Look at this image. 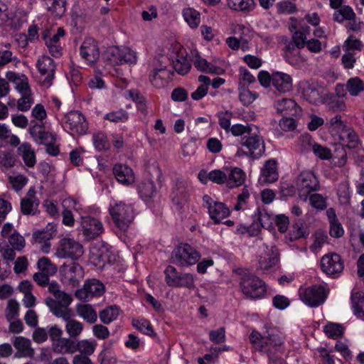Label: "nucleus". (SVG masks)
Segmentation results:
<instances>
[{
  "mask_svg": "<svg viewBox=\"0 0 364 364\" xmlns=\"http://www.w3.org/2000/svg\"><path fill=\"white\" fill-rule=\"evenodd\" d=\"M250 341L256 350L267 355L269 364H285L282 358L276 355L279 348L283 343V338L274 330L264 336L257 331H252L250 335Z\"/></svg>",
  "mask_w": 364,
  "mask_h": 364,
  "instance_id": "f257e3e1",
  "label": "nucleus"
},
{
  "mask_svg": "<svg viewBox=\"0 0 364 364\" xmlns=\"http://www.w3.org/2000/svg\"><path fill=\"white\" fill-rule=\"evenodd\" d=\"M48 291L54 296V298L47 297L45 299V303L50 311L56 317L68 318V312L71 311L68 309V306L73 301L71 295L61 291L59 284L55 282L49 284Z\"/></svg>",
  "mask_w": 364,
  "mask_h": 364,
  "instance_id": "f03ea898",
  "label": "nucleus"
},
{
  "mask_svg": "<svg viewBox=\"0 0 364 364\" xmlns=\"http://www.w3.org/2000/svg\"><path fill=\"white\" fill-rule=\"evenodd\" d=\"M240 274V287L245 296L255 299L264 296L267 288L260 278L247 269L241 270Z\"/></svg>",
  "mask_w": 364,
  "mask_h": 364,
  "instance_id": "7ed1b4c3",
  "label": "nucleus"
},
{
  "mask_svg": "<svg viewBox=\"0 0 364 364\" xmlns=\"http://www.w3.org/2000/svg\"><path fill=\"white\" fill-rule=\"evenodd\" d=\"M200 256L195 247L188 243H183L173 250L171 261L178 266L188 267L197 263Z\"/></svg>",
  "mask_w": 364,
  "mask_h": 364,
  "instance_id": "20e7f679",
  "label": "nucleus"
},
{
  "mask_svg": "<svg viewBox=\"0 0 364 364\" xmlns=\"http://www.w3.org/2000/svg\"><path fill=\"white\" fill-rule=\"evenodd\" d=\"M110 215L116 226L126 231L134 220V210L130 204L123 202L116 203L109 209Z\"/></svg>",
  "mask_w": 364,
  "mask_h": 364,
  "instance_id": "39448f33",
  "label": "nucleus"
},
{
  "mask_svg": "<svg viewBox=\"0 0 364 364\" xmlns=\"http://www.w3.org/2000/svg\"><path fill=\"white\" fill-rule=\"evenodd\" d=\"M296 187L301 200L306 201L311 192L317 191L320 189V184L314 172L305 171H302L297 177Z\"/></svg>",
  "mask_w": 364,
  "mask_h": 364,
  "instance_id": "423d86ee",
  "label": "nucleus"
},
{
  "mask_svg": "<svg viewBox=\"0 0 364 364\" xmlns=\"http://www.w3.org/2000/svg\"><path fill=\"white\" fill-rule=\"evenodd\" d=\"M61 121L64 129L69 130L72 134L83 135L87 132L88 124L79 111L73 110L65 113Z\"/></svg>",
  "mask_w": 364,
  "mask_h": 364,
  "instance_id": "0eeeda50",
  "label": "nucleus"
},
{
  "mask_svg": "<svg viewBox=\"0 0 364 364\" xmlns=\"http://www.w3.org/2000/svg\"><path fill=\"white\" fill-rule=\"evenodd\" d=\"M36 68L40 73L39 82L45 88L50 87L55 77V64L48 55H43L38 57Z\"/></svg>",
  "mask_w": 364,
  "mask_h": 364,
  "instance_id": "6e6552de",
  "label": "nucleus"
},
{
  "mask_svg": "<svg viewBox=\"0 0 364 364\" xmlns=\"http://www.w3.org/2000/svg\"><path fill=\"white\" fill-rule=\"evenodd\" d=\"M83 252L84 250L81 244L74 239L63 237L59 241L55 255L58 258H70L76 260L83 255Z\"/></svg>",
  "mask_w": 364,
  "mask_h": 364,
  "instance_id": "1a4fd4ad",
  "label": "nucleus"
},
{
  "mask_svg": "<svg viewBox=\"0 0 364 364\" xmlns=\"http://www.w3.org/2000/svg\"><path fill=\"white\" fill-rule=\"evenodd\" d=\"M328 291L321 285H313L299 290L301 300L311 307H317L324 303Z\"/></svg>",
  "mask_w": 364,
  "mask_h": 364,
  "instance_id": "9d476101",
  "label": "nucleus"
},
{
  "mask_svg": "<svg viewBox=\"0 0 364 364\" xmlns=\"http://www.w3.org/2000/svg\"><path fill=\"white\" fill-rule=\"evenodd\" d=\"M250 134L245 136V140L242 145L248 149V154L254 158H259L265 151V146L263 137L261 136L258 128L255 127Z\"/></svg>",
  "mask_w": 364,
  "mask_h": 364,
  "instance_id": "9b49d317",
  "label": "nucleus"
},
{
  "mask_svg": "<svg viewBox=\"0 0 364 364\" xmlns=\"http://www.w3.org/2000/svg\"><path fill=\"white\" fill-rule=\"evenodd\" d=\"M105 292L103 283L96 279L87 280L82 289L75 291V296L82 301H89L94 296H100Z\"/></svg>",
  "mask_w": 364,
  "mask_h": 364,
  "instance_id": "f8f14e48",
  "label": "nucleus"
},
{
  "mask_svg": "<svg viewBox=\"0 0 364 364\" xmlns=\"http://www.w3.org/2000/svg\"><path fill=\"white\" fill-rule=\"evenodd\" d=\"M105 55L107 60L113 65L123 64L125 63H135L136 62L135 52L127 47L122 48H109L107 50Z\"/></svg>",
  "mask_w": 364,
  "mask_h": 364,
  "instance_id": "ddd939ff",
  "label": "nucleus"
},
{
  "mask_svg": "<svg viewBox=\"0 0 364 364\" xmlns=\"http://www.w3.org/2000/svg\"><path fill=\"white\" fill-rule=\"evenodd\" d=\"M82 235L87 240H93L104 232L102 222L97 218L85 215L81 217Z\"/></svg>",
  "mask_w": 364,
  "mask_h": 364,
  "instance_id": "4468645a",
  "label": "nucleus"
},
{
  "mask_svg": "<svg viewBox=\"0 0 364 364\" xmlns=\"http://www.w3.org/2000/svg\"><path fill=\"white\" fill-rule=\"evenodd\" d=\"M60 274L63 283L76 287L84 277L82 267L76 262L71 265H63L60 267Z\"/></svg>",
  "mask_w": 364,
  "mask_h": 364,
  "instance_id": "2eb2a0df",
  "label": "nucleus"
},
{
  "mask_svg": "<svg viewBox=\"0 0 364 364\" xmlns=\"http://www.w3.org/2000/svg\"><path fill=\"white\" fill-rule=\"evenodd\" d=\"M321 267L326 274L336 277L343 271L344 264L341 256L336 253H333L322 257Z\"/></svg>",
  "mask_w": 364,
  "mask_h": 364,
  "instance_id": "dca6fc26",
  "label": "nucleus"
},
{
  "mask_svg": "<svg viewBox=\"0 0 364 364\" xmlns=\"http://www.w3.org/2000/svg\"><path fill=\"white\" fill-rule=\"evenodd\" d=\"M261 253L258 260L257 268L262 271H267L274 267L278 261V252L275 246L269 247L263 244L261 247Z\"/></svg>",
  "mask_w": 364,
  "mask_h": 364,
  "instance_id": "f3484780",
  "label": "nucleus"
},
{
  "mask_svg": "<svg viewBox=\"0 0 364 364\" xmlns=\"http://www.w3.org/2000/svg\"><path fill=\"white\" fill-rule=\"evenodd\" d=\"M100 48L92 38H86L80 46V54L87 63H95L100 58Z\"/></svg>",
  "mask_w": 364,
  "mask_h": 364,
  "instance_id": "a211bd4d",
  "label": "nucleus"
},
{
  "mask_svg": "<svg viewBox=\"0 0 364 364\" xmlns=\"http://www.w3.org/2000/svg\"><path fill=\"white\" fill-rule=\"evenodd\" d=\"M302 95L309 103L317 105L323 102L324 88L316 82H306L302 87Z\"/></svg>",
  "mask_w": 364,
  "mask_h": 364,
  "instance_id": "6ab92c4d",
  "label": "nucleus"
},
{
  "mask_svg": "<svg viewBox=\"0 0 364 364\" xmlns=\"http://www.w3.org/2000/svg\"><path fill=\"white\" fill-rule=\"evenodd\" d=\"M36 194L35 188L31 187L26 196L21 200V211L23 215H33L38 212L40 201Z\"/></svg>",
  "mask_w": 364,
  "mask_h": 364,
  "instance_id": "aec40b11",
  "label": "nucleus"
},
{
  "mask_svg": "<svg viewBox=\"0 0 364 364\" xmlns=\"http://www.w3.org/2000/svg\"><path fill=\"white\" fill-rule=\"evenodd\" d=\"M113 173L117 181L124 186H129L135 181L132 169L126 165L120 164L114 165Z\"/></svg>",
  "mask_w": 364,
  "mask_h": 364,
  "instance_id": "412c9836",
  "label": "nucleus"
},
{
  "mask_svg": "<svg viewBox=\"0 0 364 364\" xmlns=\"http://www.w3.org/2000/svg\"><path fill=\"white\" fill-rule=\"evenodd\" d=\"M14 346L16 349L15 358H31L34 355V350L31 348V341L23 336H18L14 341Z\"/></svg>",
  "mask_w": 364,
  "mask_h": 364,
  "instance_id": "4be33fe9",
  "label": "nucleus"
},
{
  "mask_svg": "<svg viewBox=\"0 0 364 364\" xmlns=\"http://www.w3.org/2000/svg\"><path fill=\"white\" fill-rule=\"evenodd\" d=\"M272 86L280 92H286L291 90L292 79L291 76L282 72L272 73Z\"/></svg>",
  "mask_w": 364,
  "mask_h": 364,
  "instance_id": "5701e85b",
  "label": "nucleus"
},
{
  "mask_svg": "<svg viewBox=\"0 0 364 364\" xmlns=\"http://www.w3.org/2000/svg\"><path fill=\"white\" fill-rule=\"evenodd\" d=\"M274 107L278 112L282 115L294 116L300 110L296 102L290 98H282L277 100L274 102Z\"/></svg>",
  "mask_w": 364,
  "mask_h": 364,
  "instance_id": "b1692460",
  "label": "nucleus"
},
{
  "mask_svg": "<svg viewBox=\"0 0 364 364\" xmlns=\"http://www.w3.org/2000/svg\"><path fill=\"white\" fill-rule=\"evenodd\" d=\"M279 174L277 161L274 159L267 161L261 170L260 183H273L278 179Z\"/></svg>",
  "mask_w": 364,
  "mask_h": 364,
  "instance_id": "393cba45",
  "label": "nucleus"
},
{
  "mask_svg": "<svg viewBox=\"0 0 364 364\" xmlns=\"http://www.w3.org/2000/svg\"><path fill=\"white\" fill-rule=\"evenodd\" d=\"M55 230H38L33 234L32 238L35 243L41 245L40 247L42 252L48 253L50 249L49 241L53 237Z\"/></svg>",
  "mask_w": 364,
  "mask_h": 364,
  "instance_id": "a878e982",
  "label": "nucleus"
},
{
  "mask_svg": "<svg viewBox=\"0 0 364 364\" xmlns=\"http://www.w3.org/2000/svg\"><path fill=\"white\" fill-rule=\"evenodd\" d=\"M7 78L16 85V89L21 94H31L28 77L25 75H19L14 72H9Z\"/></svg>",
  "mask_w": 364,
  "mask_h": 364,
  "instance_id": "bb28decb",
  "label": "nucleus"
},
{
  "mask_svg": "<svg viewBox=\"0 0 364 364\" xmlns=\"http://www.w3.org/2000/svg\"><path fill=\"white\" fill-rule=\"evenodd\" d=\"M76 341L70 338H61L52 344L53 350L58 354H73L75 353Z\"/></svg>",
  "mask_w": 364,
  "mask_h": 364,
  "instance_id": "cd10ccee",
  "label": "nucleus"
},
{
  "mask_svg": "<svg viewBox=\"0 0 364 364\" xmlns=\"http://www.w3.org/2000/svg\"><path fill=\"white\" fill-rule=\"evenodd\" d=\"M65 33L63 28H58L57 33L46 41V46L50 53L54 57H59L62 54V46L60 43V38L65 36Z\"/></svg>",
  "mask_w": 364,
  "mask_h": 364,
  "instance_id": "c85d7f7f",
  "label": "nucleus"
},
{
  "mask_svg": "<svg viewBox=\"0 0 364 364\" xmlns=\"http://www.w3.org/2000/svg\"><path fill=\"white\" fill-rule=\"evenodd\" d=\"M338 136L341 143L349 149H355L359 144L358 136L350 127H347Z\"/></svg>",
  "mask_w": 364,
  "mask_h": 364,
  "instance_id": "c756f323",
  "label": "nucleus"
},
{
  "mask_svg": "<svg viewBox=\"0 0 364 364\" xmlns=\"http://www.w3.org/2000/svg\"><path fill=\"white\" fill-rule=\"evenodd\" d=\"M208 213L214 223L218 224L230 215V210L225 203L217 201L208 210Z\"/></svg>",
  "mask_w": 364,
  "mask_h": 364,
  "instance_id": "7c9ffc66",
  "label": "nucleus"
},
{
  "mask_svg": "<svg viewBox=\"0 0 364 364\" xmlns=\"http://www.w3.org/2000/svg\"><path fill=\"white\" fill-rule=\"evenodd\" d=\"M18 153L26 166L30 168L34 167L36 163V154L29 143L21 144L18 148Z\"/></svg>",
  "mask_w": 364,
  "mask_h": 364,
  "instance_id": "2f4dec72",
  "label": "nucleus"
},
{
  "mask_svg": "<svg viewBox=\"0 0 364 364\" xmlns=\"http://www.w3.org/2000/svg\"><path fill=\"white\" fill-rule=\"evenodd\" d=\"M43 1L47 10L55 17H62L66 11L65 0H43Z\"/></svg>",
  "mask_w": 364,
  "mask_h": 364,
  "instance_id": "473e14b6",
  "label": "nucleus"
},
{
  "mask_svg": "<svg viewBox=\"0 0 364 364\" xmlns=\"http://www.w3.org/2000/svg\"><path fill=\"white\" fill-rule=\"evenodd\" d=\"M61 318L66 321L65 331L70 337H77L81 334L83 331L84 326L81 322L72 318L71 311L68 312V318Z\"/></svg>",
  "mask_w": 364,
  "mask_h": 364,
  "instance_id": "72a5a7b5",
  "label": "nucleus"
},
{
  "mask_svg": "<svg viewBox=\"0 0 364 364\" xmlns=\"http://www.w3.org/2000/svg\"><path fill=\"white\" fill-rule=\"evenodd\" d=\"M173 67L178 74L184 75L189 72L191 64L186 55L183 53H178L173 60Z\"/></svg>",
  "mask_w": 364,
  "mask_h": 364,
  "instance_id": "f704fd0d",
  "label": "nucleus"
},
{
  "mask_svg": "<svg viewBox=\"0 0 364 364\" xmlns=\"http://www.w3.org/2000/svg\"><path fill=\"white\" fill-rule=\"evenodd\" d=\"M228 7L235 11L249 13L255 6L254 0H227Z\"/></svg>",
  "mask_w": 364,
  "mask_h": 364,
  "instance_id": "c9c22d12",
  "label": "nucleus"
},
{
  "mask_svg": "<svg viewBox=\"0 0 364 364\" xmlns=\"http://www.w3.org/2000/svg\"><path fill=\"white\" fill-rule=\"evenodd\" d=\"M77 314L90 323H94L97 319V314L90 304H78L76 306Z\"/></svg>",
  "mask_w": 364,
  "mask_h": 364,
  "instance_id": "e433bc0d",
  "label": "nucleus"
},
{
  "mask_svg": "<svg viewBox=\"0 0 364 364\" xmlns=\"http://www.w3.org/2000/svg\"><path fill=\"white\" fill-rule=\"evenodd\" d=\"M198 81L201 84L191 93V98L196 101L201 100L207 95L208 86L210 84V77L203 75L198 77Z\"/></svg>",
  "mask_w": 364,
  "mask_h": 364,
  "instance_id": "4c0bfd02",
  "label": "nucleus"
},
{
  "mask_svg": "<svg viewBox=\"0 0 364 364\" xmlns=\"http://www.w3.org/2000/svg\"><path fill=\"white\" fill-rule=\"evenodd\" d=\"M97 342L93 339H84L76 341L75 352L90 356L93 354L97 347Z\"/></svg>",
  "mask_w": 364,
  "mask_h": 364,
  "instance_id": "58836bf2",
  "label": "nucleus"
},
{
  "mask_svg": "<svg viewBox=\"0 0 364 364\" xmlns=\"http://www.w3.org/2000/svg\"><path fill=\"white\" fill-rule=\"evenodd\" d=\"M254 221H257L262 228H269L271 227L272 221L274 220L272 216L269 214L264 208L259 207L257 212L252 216Z\"/></svg>",
  "mask_w": 364,
  "mask_h": 364,
  "instance_id": "ea45409f",
  "label": "nucleus"
},
{
  "mask_svg": "<svg viewBox=\"0 0 364 364\" xmlns=\"http://www.w3.org/2000/svg\"><path fill=\"white\" fill-rule=\"evenodd\" d=\"M355 13L353 9L350 6L347 5L335 11L333 15V19L339 23H342L344 21L355 18Z\"/></svg>",
  "mask_w": 364,
  "mask_h": 364,
  "instance_id": "a19ab883",
  "label": "nucleus"
},
{
  "mask_svg": "<svg viewBox=\"0 0 364 364\" xmlns=\"http://www.w3.org/2000/svg\"><path fill=\"white\" fill-rule=\"evenodd\" d=\"M119 309L116 305L106 307L99 313L100 321L105 324H109L119 316Z\"/></svg>",
  "mask_w": 364,
  "mask_h": 364,
  "instance_id": "79ce46f5",
  "label": "nucleus"
},
{
  "mask_svg": "<svg viewBox=\"0 0 364 364\" xmlns=\"http://www.w3.org/2000/svg\"><path fill=\"white\" fill-rule=\"evenodd\" d=\"M139 193L144 200L148 201L156 193V188L151 181H146L139 186Z\"/></svg>",
  "mask_w": 364,
  "mask_h": 364,
  "instance_id": "37998d69",
  "label": "nucleus"
},
{
  "mask_svg": "<svg viewBox=\"0 0 364 364\" xmlns=\"http://www.w3.org/2000/svg\"><path fill=\"white\" fill-rule=\"evenodd\" d=\"M353 311L358 317L364 316V293L358 291L351 294Z\"/></svg>",
  "mask_w": 364,
  "mask_h": 364,
  "instance_id": "c03bdc74",
  "label": "nucleus"
},
{
  "mask_svg": "<svg viewBox=\"0 0 364 364\" xmlns=\"http://www.w3.org/2000/svg\"><path fill=\"white\" fill-rule=\"evenodd\" d=\"M183 16L191 28H196L200 22V13L193 8H186L183 10Z\"/></svg>",
  "mask_w": 364,
  "mask_h": 364,
  "instance_id": "a18cd8bd",
  "label": "nucleus"
},
{
  "mask_svg": "<svg viewBox=\"0 0 364 364\" xmlns=\"http://www.w3.org/2000/svg\"><path fill=\"white\" fill-rule=\"evenodd\" d=\"M347 90L350 96H358L364 91V82L358 77H350L347 82Z\"/></svg>",
  "mask_w": 364,
  "mask_h": 364,
  "instance_id": "49530a36",
  "label": "nucleus"
},
{
  "mask_svg": "<svg viewBox=\"0 0 364 364\" xmlns=\"http://www.w3.org/2000/svg\"><path fill=\"white\" fill-rule=\"evenodd\" d=\"M194 66L197 70L209 73H220L218 67H216L211 63H208L205 58H203L200 55H196L193 61Z\"/></svg>",
  "mask_w": 364,
  "mask_h": 364,
  "instance_id": "de8ad7c7",
  "label": "nucleus"
},
{
  "mask_svg": "<svg viewBox=\"0 0 364 364\" xmlns=\"http://www.w3.org/2000/svg\"><path fill=\"white\" fill-rule=\"evenodd\" d=\"M165 74V68H154L149 75V80L151 85L156 88L163 87L166 83L164 78Z\"/></svg>",
  "mask_w": 364,
  "mask_h": 364,
  "instance_id": "09e8293b",
  "label": "nucleus"
},
{
  "mask_svg": "<svg viewBox=\"0 0 364 364\" xmlns=\"http://www.w3.org/2000/svg\"><path fill=\"white\" fill-rule=\"evenodd\" d=\"M257 97L258 94L245 87V84L240 87L239 99L244 106L251 105L257 98Z\"/></svg>",
  "mask_w": 364,
  "mask_h": 364,
  "instance_id": "8fccbe9b",
  "label": "nucleus"
},
{
  "mask_svg": "<svg viewBox=\"0 0 364 364\" xmlns=\"http://www.w3.org/2000/svg\"><path fill=\"white\" fill-rule=\"evenodd\" d=\"M92 142L95 148L98 151H107L110 147V144L106 134L101 132L93 134Z\"/></svg>",
  "mask_w": 364,
  "mask_h": 364,
  "instance_id": "3c124183",
  "label": "nucleus"
},
{
  "mask_svg": "<svg viewBox=\"0 0 364 364\" xmlns=\"http://www.w3.org/2000/svg\"><path fill=\"white\" fill-rule=\"evenodd\" d=\"M349 188V183L348 181H343L338 184L337 195L339 203L343 205H349L350 203Z\"/></svg>",
  "mask_w": 364,
  "mask_h": 364,
  "instance_id": "603ef678",
  "label": "nucleus"
},
{
  "mask_svg": "<svg viewBox=\"0 0 364 364\" xmlns=\"http://www.w3.org/2000/svg\"><path fill=\"white\" fill-rule=\"evenodd\" d=\"M309 235L306 225L303 223H296L292 226V229L289 234V240L294 241L301 237H306Z\"/></svg>",
  "mask_w": 364,
  "mask_h": 364,
  "instance_id": "864d4df0",
  "label": "nucleus"
},
{
  "mask_svg": "<svg viewBox=\"0 0 364 364\" xmlns=\"http://www.w3.org/2000/svg\"><path fill=\"white\" fill-rule=\"evenodd\" d=\"M343 326L341 324L336 323H328L324 326V332L328 338L336 339L342 336L343 333Z\"/></svg>",
  "mask_w": 364,
  "mask_h": 364,
  "instance_id": "5fc2aeb1",
  "label": "nucleus"
},
{
  "mask_svg": "<svg viewBox=\"0 0 364 364\" xmlns=\"http://www.w3.org/2000/svg\"><path fill=\"white\" fill-rule=\"evenodd\" d=\"M180 274L181 273L177 271L176 267L171 265L167 266L164 270L166 284L169 287H176Z\"/></svg>",
  "mask_w": 364,
  "mask_h": 364,
  "instance_id": "6e6d98bb",
  "label": "nucleus"
},
{
  "mask_svg": "<svg viewBox=\"0 0 364 364\" xmlns=\"http://www.w3.org/2000/svg\"><path fill=\"white\" fill-rule=\"evenodd\" d=\"M228 178L231 187L238 186L244 182L245 174L242 169L234 168L232 169Z\"/></svg>",
  "mask_w": 364,
  "mask_h": 364,
  "instance_id": "4d7b16f0",
  "label": "nucleus"
},
{
  "mask_svg": "<svg viewBox=\"0 0 364 364\" xmlns=\"http://www.w3.org/2000/svg\"><path fill=\"white\" fill-rule=\"evenodd\" d=\"M309 199L311 205L318 210H323L327 208L326 198L321 194H311Z\"/></svg>",
  "mask_w": 364,
  "mask_h": 364,
  "instance_id": "13d9d810",
  "label": "nucleus"
},
{
  "mask_svg": "<svg viewBox=\"0 0 364 364\" xmlns=\"http://www.w3.org/2000/svg\"><path fill=\"white\" fill-rule=\"evenodd\" d=\"M114 341L111 340L107 343H103L102 350L98 355V359L101 364H111L112 358L110 357V349L114 345Z\"/></svg>",
  "mask_w": 364,
  "mask_h": 364,
  "instance_id": "bf43d9fd",
  "label": "nucleus"
},
{
  "mask_svg": "<svg viewBox=\"0 0 364 364\" xmlns=\"http://www.w3.org/2000/svg\"><path fill=\"white\" fill-rule=\"evenodd\" d=\"M19 314V304L14 299L8 301L6 309V318L8 321L17 318Z\"/></svg>",
  "mask_w": 364,
  "mask_h": 364,
  "instance_id": "052dcab7",
  "label": "nucleus"
},
{
  "mask_svg": "<svg viewBox=\"0 0 364 364\" xmlns=\"http://www.w3.org/2000/svg\"><path fill=\"white\" fill-rule=\"evenodd\" d=\"M28 181V178L22 174H19L15 176H9V182L11 184L12 188L18 192L23 189V188L27 184Z\"/></svg>",
  "mask_w": 364,
  "mask_h": 364,
  "instance_id": "680f3d73",
  "label": "nucleus"
},
{
  "mask_svg": "<svg viewBox=\"0 0 364 364\" xmlns=\"http://www.w3.org/2000/svg\"><path fill=\"white\" fill-rule=\"evenodd\" d=\"M176 287L193 289L195 287L193 275L190 273L180 274Z\"/></svg>",
  "mask_w": 364,
  "mask_h": 364,
  "instance_id": "e2e57ef3",
  "label": "nucleus"
},
{
  "mask_svg": "<svg viewBox=\"0 0 364 364\" xmlns=\"http://www.w3.org/2000/svg\"><path fill=\"white\" fill-rule=\"evenodd\" d=\"M255 127V126L250 124L243 125L240 124H236L232 125L230 128L229 131H230L232 134L235 136H239L242 135H245V136L246 135L250 134V133H251V132L253 131L252 129Z\"/></svg>",
  "mask_w": 364,
  "mask_h": 364,
  "instance_id": "0e129e2a",
  "label": "nucleus"
},
{
  "mask_svg": "<svg viewBox=\"0 0 364 364\" xmlns=\"http://www.w3.org/2000/svg\"><path fill=\"white\" fill-rule=\"evenodd\" d=\"M132 324L136 328L143 333L149 336L154 333V330L150 322L146 319H134L132 321Z\"/></svg>",
  "mask_w": 364,
  "mask_h": 364,
  "instance_id": "69168bd1",
  "label": "nucleus"
},
{
  "mask_svg": "<svg viewBox=\"0 0 364 364\" xmlns=\"http://www.w3.org/2000/svg\"><path fill=\"white\" fill-rule=\"evenodd\" d=\"M330 129L338 136L348 127L341 119V115H336L330 119Z\"/></svg>",
  "mask_w": 364,
  "mask_h": 364,
  "instance_id": "338daca9",
  "label": "nucleus"
},
{
  "mask_svg": "<svg viewBox=\"0 0 364 364\" xmlns=\"http://www.w3.org/2000/svg\"><path fill=\"white\" fill-rule=\"evenodd\" d=\"M38 269L46 274H54L56 272V267L51 263L47 257H42L38 259L37 263Z\"/></svg>",
  "mask_w": 364,
  "mask_h": 364,
  "instance_id": "774afa93",
  "label": "nucleus"
}]
</instances>
